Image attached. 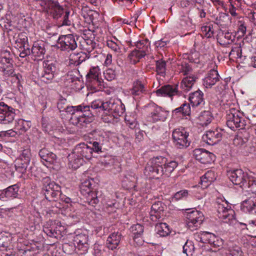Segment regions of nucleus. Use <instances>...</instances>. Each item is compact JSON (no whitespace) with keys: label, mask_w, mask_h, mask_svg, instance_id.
<instances>
[{"label":"nucleus","mask_w":256,"mask_h":256,"mask_svg":"<svg viewBox=\"0 0 256 256\" xmlns=\"http://www.w3.org/2000/svg\"><path fill=\"white\" fill-rule=\"evenodd\" d=\"M155 228L156 234L160 236H167L170 232L169 226L166 223L156 224Z\"/></svg>","instance_id":"4c0bfd02"},{"label":"nucleus","mask_w":256,"mask_h":256,"mask_svg":"<svg viewBox=\"0 0 256 256\" xmlns=\"http://www.w3.org/2000/svg\"><path fill=\"white\" fill-rule=\"evenodd\" d=\"M10 50V48H0V58H12V54Z\"/></svg>","instance_id":"e2e57ef3"},{"label":"nucleus","mask_w":256,"mask_h":256,"mask_svg":"<svg viewBox=\"0 0 256 256\" xmlns=\"http://www.w3.org/2000/svg\"><path fill=\"white\" fill-rule=\"evenodd\" d=\"M130 230L134 235V241L136 242L139 243V244H141L142 241L139 242L140 240H138L137 242L136 240L138 239L142 234L144 232V226L139 224H136L131 226L130 228Z\"/></svg>","instance_id":"c9c22d12"},{"label":"nucleus","mask_w":256,"mask_h":256,"mask_svg":"<svg viewBox=\"0 0 256 256\" xmlns=\"http://www.w3.org/2000/svg\"><path fill=\"white\" fill-rule=\"evenodd\" d=\"M90 53L85 52H79V64L90 58Z\"/></svg>","instance_id":"69168bd1"},{"label":"nucleus","mask_w":256,"mask_h":256,"mask_svg":"<svg viewBox=\"0 0 256 256\" xmlns=\"http://www.w3.org/2000/svg\"><path fill=\"white\" fill-rule=\"evenodd\" d=\"M220 76L217 70H211L203 80V84L206 88H210L220 80Z\"/></svg>","instance_id":"c85d7f7f"},{"label":"nucleus","mask_w":256,"mask_h":256,"mask_svg":"<svg viewBox=\"0 0 256 256\" xmlns=\"http://www.w3.org/2000/svg\"><path fill=\"white\" fill-rule=\"evenodd\" d=\"M182 112L183 116H189L190 113V108L188 104H184L182 106Z\"/></svg>","instance_id":"774afa93"},{"label":"nucleus","mask_w":256,"mask_h":256,"mask_svg":"<svg viewBox=\"0 0 256 256\" xmlns=\"http://www.w3.org/2000/svg\"><path fill=\"white\" fill-rule=\"evenodd\" d=\"M177 166L176 162H168L166 158L158 156L150 160L145 168V172L156 178L163 174L169 176Z\"/></svg>","instance_id":"f257e3e1"},{"label":"nucleus","mask_w":256,"mask_h":256,"mask_svg":"<svg viewBox=\"0 0 256 256\" xmlns=\"http://www.w3.org/2000/svg\"><path fill=\"white\" fill-rule=\"evenodd\" d=\"M196 240L202 242L209 244L214 248H219L222 245V241L221 239L216 237L214 234L203 232L197 236Z\"/></svg>","instance_id":"2eb2a0df"},{"label":"nucleus","mask_w":256,"mask_h":256,"mask_svg":"<svg viewBox=\"0 0 256 256\" xmlns=\"http://www.w3.org/2000/svg\"><path fill=\"white\" fill-rule=\"evenodd\" d=\"M180 72H182L184 75L186 76H192V68L190 64L186 62H182L180 66Z\"/></svg>","instance_id":"de8ad7c7"},{"label":"nucleus","mask_w":256,"mask_h":256,"mask_svg":"<svg viewBox=\"0 0 256 256\" xmlns=\"http://www.w3.org/2000/svg\"><path fill=\"white\" fill-rule=\"evenodd\" d=\"M31 52L39 60L44 58L46 50L43 42H34L31 50Z\"/></svg>","instance_id":"2f4dec72"},{"label":"nucleus","mask_w":256,"mask_h":256,"mask_svg":"<svg viewBox=\"0 0 256 256\" xmlns=\"http://www.w3.org/2000/svg\"><path fill=\"white\" fill-rule=\"evenodd\" d=\"M122 238V234L118 232H114L107 238L106 246L110 250L118 249Z\"/></svg>","instance_id":"a878e982"},{"label":"nucleus","mask_w":256,"mask_h":256,"mask_svg":"<svg viewBox=\"0 0 256 256\" xmlns=\"http://www.w3.org/2000/svg\"><path fill=\"white\" fill-rule=\"evenodd\" d=\"M230 254L231 256H244L240 248L236 246L230 248Z\"/></svg>","instance_id":"052dcab7"},{"label":"nucleus","mask_w":256,"mask_h":256,"mask_svg":"<svg viewBox=\"0 0 256 256\" xmlns=\"http://www.w3.org/2000/svg\"><path fill=\"white\" fill-rule=\"evenodd\" d=\"M93 114L90 109V106L88 108H82L78 114L72 116L70 122L74 124L78 127H82L90 124L93 120Z\"/></svg>","instance_id":"9d476101"},{"label":"nucleus","mask_w":256,"mask_h":256,"mask_svg":"<svg viewBox=\"0 0 256 256\" xmlns=\"http://www.w3.org/2000/svg\"><path fill=\"white\" fill-rule=\"evenodd\" d=\"M84 108L86 109L88 108V106L82 104L78 106H68L64 111L68 114H70L74 116H75L74 114L76 112L79 113L80 111L82 110V108L84 109Z\"/></svg>","instance_id":"79ce46f5"},{"label":"nucleus","mask_w":256,"mask_h":256,"mask_svg":"<svg viewBox=\"0 0 256 256\" xmlns=\"http://www.w3.org/2000/svg\"><path fill=\"white\" fill-rule=\"evenodd\" d=\"M25 37L24 38L23 36L20 35V34H18V38H15V36H14V40L17 44V46H19L20 48L23 47L24 48L20 54V56L22 58L30 55L31 53V50L29 48H25V42L28 40L27 38Z\"/></svg>","instance_id":"c756f323"},{"label":"nucleus","mask_w":256,"mask_h":256,"mask_svg":"<svg viewBox=\"0 0 256 256\" xmlns=\"http://www.w3.org/2000/svg\"><path fill=\"white\" fill-rule=\"evenodd\" d=\"M56 67L54 64L48 60L44 61L42 64V70L38 72L40 80L45 83L52 82L54 78Z\"/></svg>","instance_id":"9b49d317"},{"label":"nucleus","mask_w":256,"mask_h":256,"mask_svg":"<svg viewBox=\"0 0 256 256\" xmlns=\"http://www.w3.org/2000/svg\"><path fill=\"white\" fill-rule=\"evenodd\" d=\"M248 141L247 136L243 137L240 134L237 135L233 140L234 144L236 146H242Z\"/></svg>","instance_id":"603ef678"},{"label":"nucleus","mask_w":256,"mask_h":256,"mask_svg":"<svg viewBox=\"0 0 256 256\" xmlns=\"http://www.w3.org/2000/svg\"><path fill=\"white\" fill-rule=\"evenodd\" d=\"M13 60L12 58H0V68L6 76H11L14 77L20 82V78L21 76L18 74H14L13 66Z\"/></svg>","instance_id":"a211bd4d"},{"label":"nucleus","mask_w":256,"mask_h":256,"mask_svg":"<svg viewBox=\"0 0 256 256\" xmlns=\"http://www.w3.org/2000/svg\"><path fill=\"white\" fill-rule=\"evenodd\" d=\"M64 230V227L59 221L48 222L43 228V231L46 235L55 238H60Z\"/></svg>","instance_id":"ddd939ff"},{"label":"nucleus","mask_w":256,"mask_h":256,"mask_svg":"<svg viewBox=\"0 0 256 256\" xmlns=\"http://www.w3.org/2000/svg\"><path fill=\"white\" fill-rule=\"evenodd\" d=\"M212 118L213 117L210 111H203L198 116L200 124L202 126H207L211 122Z\"/></svg>","instance_id":"e433bc0d"},{"label":"nucleus","mask_w":256,"mask_h":256,"mask_svg":"<svg viewBox=\"0 0 256 256\" xmlns=\"http://www.w3.org/2000/svg\"><path fill=\"white\" fill-rule=\"evenodd\" d=\"M80 46L82 50L90 53L95 48V35L94 33H83L80 38Z\"/></svg>","instance_id":"dca6fc26"},{"label":"nucleus","mask_w":256,"mask_h":256,"mask_svg":"<svg viewBox=\"0 0 256 256\" xmlns=\"http://www.w3.org/2000/svg\"><path fill=\"white\" fill-rule=\"evenodd\" d=\"M165 207L166 205L160 201H157L153 204L150 213V220L153 222H156L161 218Z\"/></svg>","instance_id":"b1692460"},{"label":"nucleus","mask_w":256,"mask_h":256,"mask_svg":"<svg viewBox=\"0 0 256 256\" xmlns=\"http://www.w3.org/2000/svg\"><path fill=\"white\" fill-rule=\"evenodd\" d=\"M16 126L18 129L20 130V132H26L31 126V122L30 121H26L22 119H19L17 122Z\"/></svg>","instance_id":"c03bdc74"},{"label":"nucleus","mask_w":256,"mask_h":256,"mask_svg":"<svg viewBox=\"0 0 256 256\" xmlns=\"http://www.w3.org/2000/svg\"><path fill=\"white\" fill-rule=\"evenodd\" d=\"M104 75L105 78L108 81H111L114 80L116 76L115 71L112 68L107 69L104 72Z\"/></svg>","instance_id":"13d9d810"},{"label":"nucleus","mask_w":256,"mask_h":256,"mask_svg":"<svg viewBox=\"0 0 256 256\" xmlns=\"http://www.w3.org/2000/svg\"><path fill=\"white\" fill-rule=\"evenodd\" d=\"M90 144L92 150V154L93 152L99 153L100 152H102V146L100 142L95 141L92 143L90 142Z\"/></svg>","instance_id":"680f3d73"},{"label":"nucleus","mask_w":256,"mask_h":256,"mask_svg":"<svg viewBox=\"0 0 256 256\" xmlns=\"http://www.w3.org/2000/svg\"><path fill=\"white\" fill-rule=\"evenodd\" d=\"M188 191L186 190H181L176 192L172 198V200H178L186 198L188 196Z\"/></svg>","instance_id":"6e6d98bb"},{"label":"nucleus","mask_w":256,"mask_h":256,"mask_svg":"<svg viewBox=\"0 0 256 256\" xmlns=\"http://www.w3.org/2000/svg\"><path fill=\"white\" fill-rule=\"evenodd\" d=\"M18 256H34V254L32 252L30 249L20 250L18 252Z\"/></svg>","instance_id":"338daca9"},{"label":"nucleus","mask_w":256,"mask_h":256,"mask_svg":"<svg viewBox=\"0 0 256 256\" xmlns=\"http://www.w3.org/2000/svg\"><path fill=\"white\" fill-rule=\"evenodd\" d=\"M19 187L17 184H14L8 186L4 192L6 197L8 198H16L18 197Z\"/></svg>","instance_id":"ea45409f"},{"label":"nucleus","mask_w":256,"mask_h":256,"mask_svg":"<svg viewBox=\"0 0 256 256\" xmlns=\"http://www.w3.org/2000/svg\"><path fill=\"white\" fill-rule=\"evenodd\" d=\"M222 137V132L218 129L210 130L202 136L203 140L209 145H214L220 142Z\"/></svg>","instance_id":"5701e85b"},{"label":"nucleus","mask_w":256,"mask_h":256,"mask_svg":"<svg viewBox=\"0 0 256 256\" xmlns=\"http://www.w3.org/2000/svg\"><path fill=\"white\" fill-rule=\"evenodd\" d=\"M228 176L234 184L252 193L256 192V178L248 175L242 170H230L228 172Z\"/></svg>","instance_id":"7ed1b4c3"},{"label":"nucleus","mask_w":256,"mask_h":256,"mask_svg":"<svg viewBox=\"0 0 256 256\" xmlns=\"http://www.w3.org/2000/svg\"><path fill=\"white\" fill-rule=\"evenodd\" d=\"M30 162H25L20 158H17L14 161V166L16 171L21 174L26 172Z\"/></svg>","instance_id":"58836bf2"},{"label":"nucleus","mask_w":256,"mask_h":256,"mask_svg":"<svg viewBox=\"0 0 256 256\" xmlns=\"http://www.w3.org/2000/svg\"><path fill=\"white\" fill-rule=\"evenodd\" d=\"M188 100L193 106H203L205 104L204 93L200 90H196L190 94Z\"/></svg>","instance_id":"cd10ccee"},{"label":"nucleus","mask_w":256,"mask_h":256,"mask_svg":"<svg viewBox=\"0 0 256 256\" xmlns=\"http://www.w3.org/2000/svg\"><path fill=\"white\" fill-rule=\"evenodd\" d=\"M226 124L232 130L238 128L244 129L246 124V120L240 112L230 110L226 114Z\"/></svg>","instance_id":"6e6552de"},{"label":"nucleus","mask_w":256,"mask_h":256,"mask_svg":"<svg viewBox=\"0 0 256 256\" xmlns=\"http://www.w3.org/2000/svg\"><path fill=\"white\" fill-rule=\"evenodd\" d=\"M15 115V110L13 108L4 102H0V124H11L14 119Z\"/></svg>","instance_id":"f8f14e48"},{"label":"nucleus","mask_w":256,"mask_h":256,"mask_svg":"<svg viewBox=\"0 0 256 256\" xmlns=\"http://www.w3.org/2000/svg\"><path fill=\"white\" fill-rule=\"evenodd\" d=\"M168 115V112L164 110L162 108L156 106L149 116L148 120L152 122L158 121L164 122Z\"/></svg>","instance_id":"393cba45"},{"label":"nucleus","mask_w":256,"mask_h":256,"mask_svg":"<svg viewBox=\"0 0 256 256\" xmlns=\"http://www.w3.org/2000/svg\"><path fill=\"white\" fill-rule=\"evenodd\" d=\"M217 202V216L223 222L230 224H233L235 221L234 218V211L231 206L225 200H220Z\"/></svg>","instance_id":"423d86ee"},{"label":"nucleus","mask_w":256,"mask_h":256,"mask_svg":"<svg viewBox=\"0 0 256 256\" xmlns=\"http://www.w3.org/2000/svg\"><path fill=\"white\" fill-rule=\"evenodd\" d=\"M186 223L189 228L193 230L194 228L199 226L204 220L202 213L197 210H193L186 215Z\"/></svg>","instance_id":"f3484780"},{"label":"nucleus","mask_w":256,"mask_h":256,"mask_svg":"<svg viewBox=\"0 0 256 256\" xmlns=\"http://www.w3.org/2000/svg\"><path fill=\"white\" fill-rule=\"evenodd\" d=\"M42 183V190L46 200L50 201L52 198H57L60 195V186L55 182H52L48 177L44 178Z\"/></svg>","instance_id":"1a4fd4ad"},{"label":"nucleus","mask_w":256,"mask_h":256,"mask_svg":"<svg viewBox=\"0 0 256 256\" xmlns=\"http://www.w3.org/2000/svg\"><path fill=\"white\" fill-rule=\"evenodd\" d=\"M66 103V98H62L59 100L57 104V106L60 112L64 111L66 108L68 107Z\"/></svg>","instance_id":"0e129e2a"},{"label":"nucleus","mask_w":256,"mask_h":256,"mask_svg":"<svg viewBox=\"0 0 256 256\" xmlns=\"http://www.w3.org/2000/svg\"><path fill=\"white\" fill-rule=\"evenodd\" d=\"M88 240V236L84 234H78L74 236L73 242L78 250L76 252L80 251V253L82 254L88 251L89 245Z\"/></svg>","instance_id":"412c9836"},{"label":"nucleus","mask_w":256,"mask_h":256,"mask_svg":"<svg viewBox=\"0 0 256 256\" xmlns=\"http://www.w3.org/2000/svg\"><path fill=\"white\" fill-rule=\"evenodd\" d=\"M149 44L147 39L136 42V48L128 56V58L131 64H136L147 54L148 52Z\"/></svg>","instance_id":"0eeeda50"},{"label":"nucleus","mask_w":256,"mask_h":256,"mask_svg":"<svg viewBox=\"0 0 256 256\" xmlns=\"http://www.w3.org/2000/svg\"><path fill=\"white\" fill-rule=\"evenodd\" d=\"M69 64L79 65V52H72L69 57Z\"/></svg>","instance_id":"4d7b16f0"},{"label":"nucleus","mask_w":256,"mask_h":256,"mask_svg":"<svg viewBox=\"0 0 256 256\" xmlns=\"http://www.w3.org/2000/svg\"><path fill=\"white\" fill-rule=\"evenodd\" d=\"M44 11L58 22V26H70V11L64 9L57 2L52 0H36Z\"/></svg>","instance_id":"f03ea898"},{"label":"nucleus","mask_w":256,"mask_h":256,"mask_svg":"<svg viewBox=\"0 0 256 256\" xmlns=\"http://www.w3.org/2000/svg\"><path fill=\"white\" fill-rule=\"evenodd\" d=\"M158 96H168L172 98L174 96H180L182 92L178 90V85L166 84L161 86L156 91Z\"/></svg>","instance_id":"aec40b11"},{"label":"nucleus","mask_w":256,"mask_h":256,"mask_svg":"<svg viewBox=\"0 0 256 256\" xmlns=\"http://www.w3.org/2000/svg\"><path fill=\"white\" fill-rule=\"evenodd\" d=\"M31 154L29 150L26 149L22 151L18 158L24 160L26 162H30Z\"/></svg>","instance_id":"bf43d9fd"},{"label":"nucleus","mask_w":256,"mask_h":256,"mask_svg":"<svg viewBox=\"0 0 256 256\" xmlns=\"http://www.w3.org/2000/svg\"><path fill=\"white\" fill-rule=\"evenodd\" d=\"M87 194V200L90 204L94 206L98 203L97 194L95 191L91 190Z\"/></svg>","instance_id":"864d4df0"},{"label":"nucleus","mask_w":256,"mask_h":256,"mask_svg":"<svg viewBox=\"0 0 256 256\" xmlns=\"http://www.w3.org/2000/svg\"><path fill=\"white\" fill-rule=\"evenodd\" d=\"M98 67H94L90 69L89 72L86 74V78L90 81L96 80L98 78Z\"/></svg>","instance_id":"09e8293b"},{"label":"nucleus","mask_w":256,"mask_h":256,"mask_svg":"<svg viewBox=\"0 0 256 256\" xmlns=\"http://www.w3.org/2000/svg\"><path fill=\"white\" fill-rule=\"evenodd\" d=\"M58 48L62 50H74L77 47V44L74 36L72 34L62 36L58 40Z\"/></svg>","instance_id":"6ab92c4d"},{"label":"nucleus","mask_w":256,"mask_h":256,"mask_svg":"<svg viewBox=\"0 0 256 256\" xmlns=\"http://www.w3.org/2000/svg\"><path fill=\"white\" fill-rule=\"evenodd\" d=\"M214 176V173L212 171H208L201 178L202 184L204 186L207 187L209 184L214 181V178L212 176Z\"/></svg>","instance_id":"37998d69"},{"label":"nucleus","mask_w":256,"mask_h":256,"mask_svg":"<svg viewBox=\"0 0 256 256\" xmlns=\"http://www.w3.org/2000/svg\"><path fill=\"white\" fill-rule=\"evenodd\" d=\"M232 34V33H218L217 34L218 42L222 46L231 44L235 38V36Z\"/></svg>","instance_id":"473e14b6"},{"label":"nucleus","mask_w":256,"mask_h":256,"mask_svg":"<svg viewBox=\"0 0 256 256\" xmlns=\"http://www.w3.org/2000/svg\"><path fill=\"white\" fill-rule=\"evenodd\" d=\"M38 154L40 158L46 162V164L44 162V164L47 167L48 166V164H54L56 162L57 156L56 154L50 152L46 148L41 149Z\"/></svg>","instance_id":"bb28decb"},{"label":"nucleus","mask_w":256,"mask_h":256,"mask_svg":"<svg viewBox=\"0 0 256 256\" xmlns=\"http://www.w3.org/2000/svg\"><path fill=\"white\" fill-rule=\"evenodd\" d=\"M194 250V247L192 242L187 240L183 246V252L186 254L187 256L192 255Z\"/></svg>","instance_id":"8fccbe9b"},{"label":"nucleus","mask_w":256,"mask_h":256,"mask_svg":"<svg viewBox=\"0 0 256 256\" xmlns=\"http://www.w3.org/2000/svg\"><path fill=\"white\" fill-rule=\"evenodd\" d=\"M92 156V150L90 146L84 142L78 144L68 156V166L76 170L82 164L84 158L90 160Z\"/></svg>","instance_id":"20e7f679"},{"label":"nucleus","mask_w":256,"mask_h":256,"mask_svg":"<svg viewBox=\"0 0 256 256\" xmlns=\"http://www.w3.org/2000/svg\"><path fill=\"white\" fill-rule=\"evenodd\" d=\"M243 210L252 214H256V194L243 202Z\"/></svg>","instance_id":"7c9ffc66"},{"label":"nucleus","mask_w":256,"mask_h":256,"mask_svg":"<svg viewBox=\"0 0 256 256\" xmlns=\"http://www.w3.org/2000/svg\"><path fill=\"white\" fill-rule=\"evenodd\" d=\"M62 247L64 252L68 254H72L74 250H77V248L74 244V242L70 244L64 243L62 244Z\"/></svg>","instance_id":"3c124183"},{"label":"nucleus","mask_w":256,"mask_h":256,"mask_svg":"<svg viewBox=\"0 0 256 256\" xmlns=\"http://www.w3.org/2000/svg\"><path fill=\"white\" fill-rule=\"evenodd\" d=\"M197 78L194 76H186L180 83L181 88L185 92L189 91Z\"/></svg>","instance_id":"72a5a7b5"},{"label":"nucleus","mask_w":256,"mask_h":256,"mask_svg":"<svg viewBox=\"0 0 256 256\" xmlns=\"http://www.w3.org/2000/svg\"><path fill=\"white\" fill-rule=\"evenodd\" d=\"M242 50L240 46H236L233 48L230 52L229 56L234 58H241L242 56Z\"/></svg>","instance_id":"5fc2aeb1"},{"label":"nucleus","mask_w":256,"mask_h":256,"mask_svg":"<svg viewBox=\"0 0 256 256\" xmlns=\"http://www.w3.org/2000/svg\"><path fill=\"white\" fill-rule=\"evenodd\" d=\"M156 72L157 74L164 77L166 75V62L162 59L156 60Z\"/></svg>","instance_id":"a19ab883"},{"label":"nucleus","mask_w":256,"mask_h":256,"mask_svg":"<svg viewBox=\"0 0 256 256\" xmlns=\"http://www.w3.org/2000/svg\"><path fill=\"white\" fill-rule=\"evenodd\" d=\"M145 92L144 84L141 81L136 80L134 82L132 87L130 90L129 92L133 96H138L142 94Z\"/></svg>","instance_id":"f704fd0d"},{"label":"nucleus","mask_w":256,"mask_h":256,"mask_svg":"<svg viewBox=\"0 0 256 256\" xmlns=\"http://www.w3.org/2000/svg\"><path fill=\"white\" fill-rule=\"evenodd\" d=\"M92 182L90 180H86L82 182L80 186V192L83 194H87L92 190Z\"/></svg>","instance_id":"49530a36"},{"label":"nucleus","mask_w":256,"mask_h":256,"mask_svg":"<svg viewBox=\"0 0 256 256\" xmlns=\"http://www.w3.org/2000/svg\"><path fill=\"white\" fill-rule=\"evenodd\" d=\"M78 71L76 70L69 72L66 76V80L69 82L77 84V82H80V78L78 76Z\"/></svg>","instance_id":"a18cd8bd"},{"label":"nucleus","mask_w":256,"mask_h":256,"mask_svg":"<svg viewBox=\"0 0 256 256\" xmlns=\"http://www.w3.org/2000/svg\"><path fill=\"white\" fill-rule=\"evenodd\" d=\"M92 109H99L102 111H106V114L112 115L114 118H117L121 116L125 111L124 105L120 100H110L106 102H103L100 100H97L91 103Z\"/></svg>","instance_id":"39448f33"},{"label":"nucleus","mask_w":256,"mask_h":256,"mask_svg":"<svg viewBox=\"0 0 256 256\" xmlns=\"http://www.w3.org/2000/svg\"><path fill=\"white\" fill-rule=\"evenodd\" d=\"M188 133L184 129H176L172 132V138L176 146L183 148L190 146V141L188 139Z\"/></svg>","instance_id":"4468645a"},{"label":"nucleus","mask_w":256,"mask_h":256,"mask_svg":"<svg viewBox=\"0 0 256 256\" xmlns=\"http://www.w3.org/2000/svg\"><path fill=\"white\" fill-rule=\"evenodd\" d=\"M195 158L202 164H210L214 161V154L204 148H196L193 151Z\"/></svg>","instance_id":"4be33fe9"}]
</instances>
